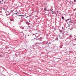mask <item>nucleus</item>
<instances>
[{
  "mask_svg": "<svg viewBox=\"0 0 76 76\" xmlns=\"http://www.w3.org/2000/svg\"><path fill=\"white\" fill-rule=\"evenodd\" d=\"M22 29H24V27H22Z\"/></svg>",
  "mask_w": 76,
  "mask_h": 76,
  "instance_id": "9b49d317",
  "label": "nucleus"
},
{
  "mask_svg": "<svg viewBox=\"0 0 76 76\" xmlns=\"http://www.w3.org/2000/svg\"><path fill=\"white\" fill-rule=\"evenodd\" d=\"M62 19L64 20V16L62 17Z\"/></svg>",
  "mask_w": 76,
  "mask_h": 76,
  "instance_id": "39448f33",
  "label": "nucleus"
},
{
  "mask_svg": "<svg viewBox=\"0 0 76 76\" xmlns=\"http://www.w3.org/2000/svg\"><path fill=\"white\" fill-rule=\"evenodd\" d=\"M1 67H3V66H1Z\"/></svg>",
  "mask_w": 76,
  "mask_h": 76,
  "instance_id": "a878e982",
  "label": "nucleus"
},
{
  "mask_svg": "<svg viewBox=\"0 0 76 76\" xmlns=\"http://www.w3.org/2000/svg\"><path fill=\"white\" fill-rule=\"evenodd\" d=\"M69 29H70V30H72V29H73V27H72L70 26V27H69Z\"/></svg>",
  "mask_w": 76,
  "mask_h": 76,
  "instance_id": "f03ea898",
  "label": "nucleus"
},
{
  "mask_svg": "<svg viewBox=\"0 0 76 76\" xmlns=\"http://www.w3.org/2000/svg\"><path fill=\"white\" fill-rule=\"evenodd\" d=\"M63 28L62 27V29H63Z\"/></svg>",
  "mask_w": 76,
  "mask_h": 76,
  "instance_id": "bb28decb",
  "label": "nucleus"
},
{
  "mask_svg": "<svg viewBox=\"0 0 76 76\" xmlns=\"http://www.w3.org/2000/svg\"><path fill=\"white\" fill-rule=\"evenodd\" d=\"M69 37H72V35H70L69 36Z\"/></svg>",
  "mask_w": 76,
  "mask_h": 76,
  "instance_id": "1a4fd4ad",
  "label": "nucleus"
},
{
  "mask_svg": "<svg viewBox=\"0 0 76 76\" xmlns=\"http://www.w3.org/2000/svg\"><path fill=\"white\" fill-rule=\"evenodd\" d=\"M7 12H8V13H9V11H7Z\"/></svg>",
  "mask_w": 76,
  "mask_h": 76,
  "instance_id": "393cba45",
  "label": "nucleus"
},
{
  "mask_svg": "<svg viewBox=\"0 0 76 76\" xmlns=\"http://www.w3.org/2000/svg\"><path fill=\"white\" fill-rule=\"evenodd\" d=\"M1 1H0V3H1Z\"/></svg>",
  "mask_w": 76,
  "mask_h": 76,
  "instance_id": "a211bd4d",
  "label": "nucleus"
},
{
  "mask_svg": "<svg viewBox=\"0 0 76 76\" xmlns=\"http://www.w3.org/2000/svg\"><path fill=\"white\" fill-rule=\"evenodd\" d=\"M30 24V23L28 22L26 23V24H27V25H29Z\"/></svg>",
  "mask_w": 76,
  "mask_h": 76,
  "instance_id": "20e7f679",
  "label": "nucleus"
},
{
  "mask_svg": "<svg viewBox=\"0 0 76 76\" xmlns=\"http://www.w3.org/2000/svg\"><path fill=\"white\" fill-rule=\"evenodd\" d=\"M68 26H69V28H70V26H69V25Z\"/></svg>",
  "mask_w": 76,
  "mask_h": 76,
  "instance_id": "ddd939ff",
  "label": "nucleus"
},
{
  "mask_svg": "<svg viewBox=\"0 0 76 76\" xmlns=\"http://www.w3.org/2000/svg\"><path fill=\"white\" fill-rule=\"evenodd\" d=\"M52 14H54V12H52Z\"/></svg>",
  "mask_w": 76,
  "mask_h": 76,
  "instance_id": "aec40b11",
  "label": "nucleus"
},
{
  "mask_svg": "<svg viewBox=\"0 0 76 76\" xmlns=\"http://www.w3.org/2000/svg\"><path fill=\"white\" fill-rule=\"evenodd\" d=\"M1 10H3L1 9Z\"/></svg>",
  "mask_w": 76,
  "mask_h": 76,
  "instance_id": "4468645a",
  "label": "nucleus"
},
{
  "mask_svg": "<svg viewBox=\"0 0 76 76\" xmlns=\"http://www.w3.org/2000/svg\"><path fill=\"white\" fill-rule=\"evenodd\" d=\"M18 16H23V15H18Z\"/></svg>",
  "mask_w": 76,
  "mask_h": 76,
  "instance_id": "423d86ee",
  "label": "nucleus"
},
{
  "mask_svg": "<svg viewBox=\"0 0 76 76\" xmlns=\"http://www.w3.org/2000/svg\"><path fill=\"white\" fill-rule=\"evenodd\" d=\"M44 10H47V9H44Z\"/></svg>",
  "mask_w": 76,
  "mask_h": 76,
  "instance_id": "f3484780",
  "label": "nucleus"
},
{
  "mask_svg": "<svg viewBox=\"0 0 76 76\" xmlns=\"http://www.w3.org/2000/svg\"><path fill=\"white\" fill-rule=\"evenodd\" d=\"M2 1H3V0H2Z\"/></svg>",
  "mask_w": 76,
  "mask_h": 76,
  "instance_id": "5701e85b",
  "label": "nucleus"
},
{
  "mask_svg": "<svg viewBox=\"0 0 76 76\" xmlns=\"http://www.w3.org/2000/svg\"><path fill=\"white\" fill-rule=\"evenodd\" d=\"M17 13H18V12L15 13H14V14H17Z\"/></svg>",
  "mask_w": 76,
  "mask_h": 76,
  "instance_id": "2eb2a0df",
  "label": "nucleus"
},
{
  "mask_svg": "<svg viewBox=\"0 0 76 76\" xmlns=\"http://www.w3.org/2000/svg\"><path fill=\"white\" fill-rule=\"evenodd\" d=\"M10 20L11 21H13V19H10Z\"/></svg>",
  "mask_w": 76,
  "mask_h": 76,
  "instance_id": "0eeeda50",
  "label": "nucleus"
},
{
  "mask_svg": "<svg viewBox=\"0 0 76 76\" xmlns=\"http://www.w3.org/2000/svg\"><path fill=\"white\" fill-rule=\"evenodd\" d=\"M6 15L7 16H8V15L7 14H6Z\"/></svg>",
  "mask_w": 76,
  "mask_h": 76,
  "instance_id": "9d476101",
  "label": "nucleus"
},
{
  "mask_svg": "<svg viewBox=\"0 0 76 76\" xmlns=\"http://www.w3.org/2000/svg\"><path fill=\"white\" fill-rule=\"evenodd\" d=\"M51 11H52V12H54V11H53V10H51Z\"/></svg>",
  "mask_w": 76,
  "mask_h": 76,
  "instance_id": "f8f14e48",
  "label": "nucleus"
},
{
  "mask_svg": "<svg viewBox=\"0 0 76 76\" xmlns=\"http://www.w3.org/2000/svg\"><path fill=\"white\" fill-rule=\"evenodd\" d=\"M28 36H29V35H28Z\"/></svg>",
  "mask_w": 76,
  "mask_h": 76,
  "instance_id": "cd10ccee",
  "label": "nucleus"
},
{
  "mask_svg": "<svg viewBox=\"0 0 76 76\" xmlns=\"http://www.w3.org/2000/svg\"><path fill=\"white\" fill-rule=\"evenodd\" d=\"M5 12V13H7V12Z\"/></svg>",
  "mask_w": 76,
  "mask_h": 76,
  "instance_id": "b1692460",
  "label": "nucleus"
},
{
  "mask_svg": "<svg viewBox=\"0 0 76 76\" xmlns=\"http://www.w3.org/2000/svg\"><path fill=\"white\" fill-rule=\"evenodd\" d=\"M67 20H69V22L70 23H72V21H71V19H67L65 20V21H66V22H67Z\"/></svg>",
  "mask_w": 76,
  "mask_h": 76,
  "instance_id": "f257e3e1",
  "label": "nucleus"
},
{
  "mask_svg": "<svg viewBox=\"0 0 76 76\" xmlns=\"http://www.w3.org/2000/svg\"><path fill=\"white\" fill-rule=\"evenodd\" d=\"M58 39V38L56 37V40H57Z\"/></svg>",
  "mask_w": 76,
  "mask_h": 76,
  "instance_id": "6e6552de",
  "label": "nucleus"
},
{
  "mask_svg": "<svg viewBox=\"0 0 76 76\" xmlns=\"http://www.w3.org/2000/svg\"><path fill=\"white\" fill-rule=\"evenodd\" d=\"M0 12L1 13V12H2L0 11Z\"/></svg>",
  "mask_w": 76,
  "mask_h": 76,
  "instance_id": "4be33fe9",
  "label": "nucleus"
},
{
  "mask_svg": "<svg viewBox=\"0 0 76 76\" xmlns=\"http://www.w3.org/2000/svg\"><path fill=\"white\" fill-rule=\"evenodd\" d=\"M34 39H35V38H34Z\"/></svg>",
  "mask_w": 76,
  "mask_h": 76,
  "instance_id": "c85d7f7f",
  "label": "nucleus"
},
{
  "mask_svg": "<svg viewBox=\"0 0 76 76\" xmlns=\"http://www.w3.org/2000/svg\"><path fill=\"white\" fill-rule=\"evenodd\" d=\"M6 3V2L5 1H4V4H5V3Z\"/></svg>",
  "mask_w": 76,
  "mask_h": 76,
  "instance_id": "6ab92c4d",
  "label": "nucleus"
},
{
  "mask_svg": "<svg viewBox=\"0 0 76 76\" xmlns=\"http://www.w3.org/2000/svg\"><path fill=\"white\" fill-rule=\"evenodd\" d=\"M76 0H75L74 1V2H76Z\"/></svg>",
  "mask_w": 76,
  "mask_h": 76,
  "instance_id": "dca6fc26",
  "label": "nucleus"
},
{
  "mask_svg": "<svg viewBox=\"0 0 76 76\" xmlns=\"http://www.w3.org/2000/svg\"><path fill=\"white\" fill-rule=\"evenodd\" d=\"M1 9H2V10H5V8H4V7H1Z\"/></svg>",
  "mask_w": 76,
  "mask_h": 76,
  "instance_id": "7ed1b4c3",
  "label": "nucleus"
},
{
  "mask_svg": "<svg viewBox=\"0 0 76 76\" xmlns=\"http://www.w3.org/2000/svg\"><path fill=\"white\" fill-rule=\"evenodd\" d=\"M2 69H4V67H2Z\"/></svg>",
  "mask_w": 76,
  "mask_h": 76,
  "instance_id": "412c9836",
  "label": "nucleus"
}]
</instances>
